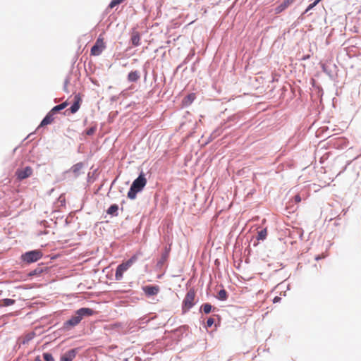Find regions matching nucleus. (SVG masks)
Masks as SVG:
<instances>
[{"mask_svg":"<svg viewBox=\"0 0 361 361\" xmlns=\"http://www.w3.org/2000/svg\"><path fill=\"white\" fill-rule=\"evenodd\" d=\"M196 99V94L191 92L185 96L181 102L182 107L187 108L192 104V103Z\"/></svg>","mask_w":361,"mask_h":361,"instance_id":"13","label":"nucleus"},{"mask_svg":"<svg viewBox=\"0 0 361 361\" xmlns=\"http://www.w3.org/2000/svg\"><path fill=\"white\" fill-rule=\"evenodd\" d=\"M191 70H192V72H194V71H195V63H193V64H192V68H191Z\"/></svg>","mask_w":361,"mask_h":361,"instance_id":"53","label":"nucleus"},{"mask_svg":"<svg viewBox=\"0 0 361 361\" xmlns=\"http://www.w3.org/2000/svg\"><path fill=\"white\" fill-rule=\"evenodd\" d=\"M317 5V4H316V1H314L312 3H311L310 4H309L307 6V7L306 8V9L303 11L304 13H307L310 11H311L312 9H313Z\"/></svg>","mask_w":361,"mask_h":361,"instance_id":"37","label":"nucleus"},{"mask_svg":"<svg viewBox=\"0 0 361 361\" xmlns=\"http://www.w3.org/2000/svg\"><path fill=\"white\" fill-rule=\"evenodd\" d=\"M79 350V348H72L66 351L61 355L59 361H73V360L75 358Z\"/></svg>","mask_w":361,"mask_h":361,"instance_id":"12","label":"nucleus"},{"mask_svg":"<svg viewBox=\"0 0 361 361\" xmlns=\"http://www.w3.org/2000/svg\"><path fill=\"white\" fill-rule=\"evenodd\" d=\"M267 235V228H263L261 231L257 232V240H264L266 239Z\"/></svg>","mask_w":361,"mask_h":361,"instance_id":"28","label":"nucleus"},{"mask_svg":"<svg viewBox=\"0 0 361 361\" xmlns=\"http://www.w3.org/2000/svg\"><path fill=\"white\" fill-rule=\"evenodd\" d=\"M35 336H36L35 332L30 331V332L27 333V334H25L24 336L20 337L18 339V343H19L20 345H26L30 341H32L35 338Z\"/></svg>","mask_w":361,"mask_h":361,"instance_id":"16","label":"nucleus"},{"mask_svg":"<svg viewBox=\"0 0 361 361\" xmlns=\"http://www.w3.org/2000/svg\"><path fill=\"white\" fill-rule=\"evenodd\" d=\"M54 218L59 219V215H56V216L54 215Z\"/></svg>","mask_w":361,"mask_h":361,"instance_id":"59","label":"nucleus"},{"mask_svg":"<svg viewBox=\"0 0 361 361\" xmlns=\"http://www.w3.org/2000/svg\"><path fill=\"white\" fill-rule=\"evenodd\" d=\"M83 166L84 164L82 162H78L72 166L68 171H66V173L72 172L74 174L75 177L77 178L79 176L80 173V171L83 168Z\"/></svg>","mask_w":361,"mask_h":361,"instance_id":"18","label":"nucleus"},{"mask_svg":"<svg viewBox=\"0 0 361 361\" xmlns=\"http://www.w3.org/2000/svg\"><path fill=\"white\" fill-rule=\"evenodd\" d=\"M97 130V125L91 126L90 128L86 129L84 132L87 135L91 136L93 135Z\"/></svg>","mask_w":361,"mask_h":361,"instance_id":"32","label":"nucleus"},{"mask_svg":"<svg viewBox=\"0 0 361 361\" xmlns=\"http://www.w3.org/2000/svg\"><path fill=\"white\" fill-rule=\"evenodd\" d=\"M295 0H284L282 3L278 5L274 8V13L279 14L285 11L289 6H290Z\"/></svg>","mask_w":361,"mask_h":361,"instance_id":"14","label":"nucleus"},{"mask_svg":"<svg viewBox=\"0 0 361 361\" xmlns=\"http://www.w3.org/2000/svg\"><path fill=\"white\" fill-rule=\"evenodd\" d=\"M86 123H87V118H85V119L84 120V125H86Z\"/></svg>","mask_w":361,"mask_h":361,"instance_id":"57","label":"nucleus"},{"mask_svg":"<svg viewBox=\"0 0 361 361\" xmlns=\"http://www.w3.org/2000/svg\"><path fill=\"white\" fill-rule=\"evenodd\" d=\"M116 99V97L115 96H114V97H111V101H115Z\"/></svg>","mask_w":361,"mask_h":361,"instance_id":"55","label":"nucleus"},{"mask_svg":"<svg viewBox=\"0 0 361 361\" xmlns=\"http://www.w3.org/2000/svg\"><path fill=\"white\" fill-rule=\"evenodd\" d=\"M294 201L296 202V203H298L301 201V197L300 195H296L294 196Z\"/></svg>","mask_w":361,"mask_h":361,"instance_id":"42","label":"nucleus"},{"mask_svg":"<svg viewBox=\"0 0 361 361\" xmlns=\"http://www.w3.org/2000/svg\"><path fill=\"white\" fill-rule=\"evenodd\" d=\"M318 93H319L321 96H322V94H323V90H322V88H321V87H319V88Z\"/></svg>","mask_w":361,"mask_h":361,"instance_id":"48","label":"nucleus"},{"mask_svg":"<svg viewBox=\"0 0 361 361\" xmlns=\"http://www.w3.org/2000/svg\"><path fill=\"white\" fill-rule=\"evenodd\" d=\"M97 169L94 170L92 173L89 172L87 173V182L89 183H93L96 179V174H97Z\"/></svg>","mask_w":361,"mask_h":361,"instance_id":"31","label":"nucleus"},{"mask_svg":"<svg viewBox=\"0 0 361 361\" xmlns=\"http://www.w3.org/2000/svg\"><path fill=\"white\" fill-rule=\"evenodd\" d=\"M130 42L133 47H138L140 44V35L139 32H133L130 38Z\"/></svg>","mask_w":361,"mask_h":361,"instance_id":"20","label":"nucleus"},{"mask_svg":"<svg viewBox=\"0 0 361 361\" xmlns=\"http://www.w3.org/2000/svg\"><path fill=\"white\" fill-rule=\"evenodd\" d=\"M94 314V310L89 307H81L77 310L71 318L64 322L58 329L61 334H65L73 330L85 318Z\"/></svg>","mask_w":361,"mask_h":361,"instance_id":"1","label":"nucleus"},{"mask_svg":"<svg viewBox=\"0 0 361 361\" xmlns=\"http://www.w3.org/2000/svg\"><path fill=\"white\" fill-rule=\"evenodd\" d=\"M228 297V294L227 291L224 288H222L218 292L216 298L220 301H225L227 300Z\"/></svg>","mask_w":361,"mask_h":361,"instance_id":"25","label":"nucleus"},{"mask_svg":"<svg viewBox=\"0 0 361 361\" xmlns=\"http://www.w3.org/2000/svg\"><path fill=\"white\" fill-rule=\"evenodd\" d=\"M130 267L131 266L126 261L119 264L116 269L115 279L116 281H121L123 279V273Z\"/></svg>","mask_w":361,"mask_h":361,"instance_id":"9","label":"nucleus"},{"mask_svg":"<svg viewBox=\"0 0 361 361\" xmlns=\"http://www.w3.org/2000/svg\"><path fill=\"white\" fill-rule=\"evenodd\" d=\"M56 213H57V212H56V211H54V212H53V213H52V214H56Z\"/></svg>","mask_w":361,"mask_h":361,"instance_id":"61","label":"nucleus"},{"mask_svg":"<svg viewBox=\"0 0 361 361\" xmlns=\"http://www.w3.org/2000/svg\"><path fill=\"white\" fill-rule=\"evenodd\" d=\"M135 361H142V359L140 357L136 356L134 359Z\"/></svg>","mask_w":361,"mask_h":361,"instance_id":"50","label":"nucleus"},{"mask_svg":"<svg viewBox=\"0 0 361 361\" xmlns=\"http://www.w3.org/2000/svg\"><path fill=\"white\" fill-rule=\"evenodd\" d=\"M125 0H111V2L109 3L108 7L109 8H114L116 6H118L120 4L123 3Z\"/></svg>","mask_w":361,"mask_h":361,"instance_id":"34","label":"nucleus"},{"mask_svg":"<svg viewBox=\"0 0 361 361\" xmlns=\"http://www.w3.org/2000/svg\"><path fill=\"white\" fill-rule=\"evenodd\" d=\"M30 361H42L40 358L39 355H37L34 357L33 360H31Z\"/></svg>","mask_w":361,"mask_h":361,"instance_id":"45","label":"nucleus"},{"mask_svg":"<svg viewBox=\"0 0 361 361\" xmlns=\"http://www.w3.org/2000/svg\"><path fill=\"white\" fill-rule=\"evenodd\" d=\"M80 102L81 99L79 94L75 95L73 103L71 105L70 108L66 110V111H70L71 114H75L80 107Z\"/></svg>","mask_w":361,"mask_h":361,"instance_id":"15","label":"nucleus"},{"mask_svg":"<svg viewBox=\"0 0 361 361\" xmlns=\"http://www.w3.org/2000/svg\"><path fill=\"white\" fill-rule=\"evenodd\" d=\"M68 103L67 101L60 104H58V105H56L54 106L51 110V113L53 114L54 115L58 114L59 112H60L61 110L64 109L67 106H68Z\"/></svg>","mask_w":361,"mask_h":361,"instance_id":"23","label":"nucleus"},{"mask_svg":"<svg viewBox=\"0 0 361 361\" xmlns=\"http://www.w3.org/2000/svg\"><path fill=\"white\" fill-rule=\"evenodd\" d=\"M117 180V178H116L112 182H111V187H110V190L111 189L112 186L114 185V183H116Z\"/></svg>","mask_w":361,"mask_h":361,"instance_id":"49","label":"nucleus"},{"mask_svg":"<svg viewBox=\"0 0 361 361\" xmlns=\"http://www.w3.org/2000/svg\"><path fill=\"white\" fill-rule=\"evenodd\" d=\"M195 53H189L188 56L185 57V59L183 60V61L179 64L177 66V70L180 69L181 67H183L185 64L188 63L190 60L194 56Z\"/></svg>","mask_w":361,"mask_h":361,"instance_id":"30","label":"nucleus"},{"mask_svg":"<svg viewBox=\"0 0 361 361\" xmlns=\"http://www.w3.org/2000/svg\"><path fill=\"white\" fill-rule=\"evenodd\" d=\"M54 115L53 114H51V111H49L46 114V116L43 118V119L41 121V122L39 125V128L44 127V126L51 124L54 119Z\"/></svg>","mask_w":361,"mask_h":361,"instance_id":"19","label":"nucleus"},{"mask_svg":"<svg viewBox=\"0 0 361 361\" xmlns=\"http://www.w3.org/2000/svg\"><path fill=\"white\" fill-rule=\"evenodd\" d=\"M147 183L145 174L142 171L138 176L133 181L129 190L127 193V197L130 200H135L137 193L142 192Z\"/></svg>","mask_w":361,"mask_h":361,"instance_id":"2","label":"nucleus"},{"mask_svg":"<svg viewBox=\"0 0 361 361\" xmlns=\"http://www.w3.org/2000/svg\"><path fill=\"white\" fill-rule=\"evenodd\" d=\"M54 218L59 219V215H56V216L54 215Z\"/></svg>","mask_w":361,"mask_h":361,"instance_id":"58","label":"nucleus"},{"mask_svg":"<svg viewBox=\"0 0 361 361\" xmlns=\"http://www.w3.org/2000/svg\"><path fill=\"white\" fill-rule=\"evenodd\" d=\"M80 71L78 66H75V62L72 64L69 73L65 78L66 83H71V85H76L77 82L80 80Z\"/></svg>","mask_w":361,"mask_h":361,"instance_id":"5","label":"nucleus"},{"mask_svg":"<svg viewBox=\"0 0 361 361\" xmlns=\"http://www.w3.org/2000/svg\"><path fill=\"white\" fill-rule=\"evenodd\" d=\"M320 259H322V257L319 255H317L315 257V260H317V261L319 260Z\"/></svg>","mask_w":361,"mask_h":361,"instance_id":"51","label":"nucleus"},{"mask_svg":"<svg viewBox=\"0 0 361 361\" xmlns=\"http://www.w3.org/2000/svg\"><path fill=\"white\" fill-rule=\"evenodd\" d=\"M323 72H324L326 75H328L331 78H333L332 72L325 65H322V66Z\"/></svg>","mask_w":361,"mask_h":361,"instance_id":"35","label":"nucleus"},{"mask_svg":"<svg viewBox=\"0 0 361 361\" xmlns=\"http://www.w3.org/2000/svg\"><path fill=\"white\" fill-rule=\"evenodd\" d=\"M102 187V185L99 187L98 190H101Z\"/></svg>","mask_w":361,"mask_h":361,"instance_id":"60","label":"nucleus"},{"mask_svg":"<svg viewBox=\"0 0 361 361\" xmlns=\"http://www.w3.org/2000/svg\"><path fill=\"white\" fill-rule=\"evenodd\" d=\"M118 205L116 204H112L106 210V213L111 216H117L118 215Z\"/></svg>","mask_w":361,"mask_h":361,"instance_id":"22","label":"nucleus"},{"mask_svg":"<svg viewBox=\"0 0 361 361\" xmlns=\"http://www.w3.org/2000/svg\"><path fill=\"white\" fill-rule=\"evenodd\" d=\"M195 291L190 288L186 293L182 302V312L183 314L189 311L195 305Z\"/></svg>","mask_w":361,"mask_h":361,"instance_id":"4","label":"nucleus"},{"mask_svg":"<svg viewBox=\"0 0 361 361\" xmlns=\"http://www.w3.org/2000/svg\"><path fill=\"white\" fill-rule=\"evenodd\" d=\"M300 23L299 22V20H295V21L292 24L291 27H292L293 28H294V27H297L298 25H300Z\"/></svg>","mask_w":361,"mask_h":361,"instance_id":"46","label":"nucleus"},{"mask_svg":"<svg viewBox=\"0 0 361 361\" xmlns=\"http://www.w3.org/2000/svg\"><path fill=\"white\" fill-rule=\"evenodd\" d=\"M213 324H214V319L212 317H209L207 319L204 327L206 329L210 328L212 326Z\"/></svg>","mask_w":361,"mask_h":361,"instance_id":"36","label":"nucleus"},{"mask_svg":"<svg viewBox=\"0 0 361 361\" xmlns=\"http://www.w3.org/2000/svg\"><path fill=\"white\" fill-rule=\"evenodd\" d=\"M142 290L146 296L152 297L157 295L160 289L157 285H146L142 287Z\"/></svg>","mask_w":361,"mask_h":361,"instance_id":"11","label":"nucleus"},{"mask_svg":"<svg viewBox=\"0 0 361 361\" xmlns=\"http://www.w3.org/2000/svg\"><path fill=\"white\" fill-rule=\"evenodd\" d=\"M143 72H144V80L146 81L147 76V71L146 68V63L143 66Z\"/></svg>","mask_w":361,"mask_h":361,"instance_id":"41","label":"nucleus"},{"mask_svg":"<svg viewBox=\"0 0 361 361\" xmlns=\"http://www.w3.org/2000/svg\"><path fill=\"white\" fill-rule=\"evenodd\" d=\"M156 91L154 90V88H152L150 91H149L147 92V94L146 96L147 98H150L152 97V95L154 94V93Z\"/></svg>","mask_w":361,"mask_h":361,"instance_id":"39","label":"nucleus"},{"mask_svg":"<svg viewBox=\"0 0 361 361\" xmlns=\"http://www.w3.org/2000/svg\"><path fill=\"white\" fill-rule=\"evenodd\" d=\"M153 88H154V90L156 91V90H157V89H158V88H159V85H154V87Z\"/></svg>","mask_w":361,"mask_h":361,"instance_id":"54","label":"nucleus"},{"mask_svg":"<svg viewBox=\"0 0 361 361\" xmlns=\"http://www.w3.org/2000/svg\"><path fill=\"white\" fill-rule=\"evenodd\" d=\"M316 1V4H319L320 1H322V0H314Z\"/></svg>","mask_w":361,"mask_h":361,"instance_id":"56","label":"nucleus"},{"mask_svg":"<svg viewBox=\"0 0 361 361\" xmlns=\"http://www.w3.org/2000/svg\"><path fill=\"white\" fill-rule=\"evenodd\" d=\"M142 253L140 251L136 252L133 255H132L126 262L132 266L139 258V257L142 256Z\"/></svg>","mask_w":361,"mask_h":361,"instance_id":"27","label":"nucleus"},{"mask_svg":"<svg viewBox=\"0 0 361 361\" xmlns=\"http://www.w3.org/2000/svg\"><path fill=\"white\" fill-rule=\"evenodd\" d=\"M69 83H66V80H64V82H63V91L66 92V93H69V91L68 90V85Z\"/></svg>","mask_w":361,"mask_h":361,"instance_id":"43","label":"nucleus"},{"mask_svg":"<svg viewBox=\"0 0 361 361\" xmlns=\"http://www.w3.org/2000/svg\"><path fill=\"white\" fill-rule=\"evenodd\" d=\"M302 235H303V231H300V235H299V237H300V239H302Z\"/></svg>","mask_w":361,"mask_h":361,"instance_id":"52","label":"nucleus"},{"mask_svg":"<svg viewBox=\"0 0 361 361\" xmlns=\"http://www.w3.org/2000/svg\"><path fill=\"white\" fill-rule=\"evenodd\" d=\"M188 330V326L186 325H183L177 329H173L172 332L179 338L180 336H183V334H185Z\"/></svg>","mask_w":361,"mask_h":361,"instance_id":"24","label":"nucleus"},{"mask_svg":"<svg viewBox=\"0 0 361 361\" xmlns=\"http://www.w3.org/2000/svg\"><path fill=\"white\" fill-rule=\"evenodd\" d=\"M281 300V298L279 297V296H275L273 299V302L274 303H277V302H279Z\"/></svg>","mask_w":361,"mask_h":361,"instance_id":"44","label":"nucleus"},{"mask_svg":"<svg viewBox=\"0 0 361 361\" xmlns=\"http://www.w3.org/2000/svg\"><path fill=\"white\" fill-rule=\"evenodd\" d=\"M140 72L137 70L131 71L127 75V80L129 82H136L140 78Z\"/></svg>","mask_w":361,"mask_h":361,"instance_id":"17","label":"nucleus"},{"mask_svg":"<svg viewBox=\"0 0 361 361\" xmlns=\"http://www.w3.org/2000/svg\"><path fill=\"white\" fill-rule=\"evenodd\" d=\"M16 303V300L11 298H4L0 300V307H8Z\"/></svg>","mask_w":361,"mask_h":361,"instance_id":"26","label":"nucleus"},{"mask_svg":"<svg viewBox=\"0 0 361 361\" xmlns=\"http://www.w3.org/2000/svg\"><path fill=\"white\" fill-rule=\"evenodd\" d=\"M44 361H54L53 355L49 352H44L42 353Z\"/></svg>","mask_w":361,"mask_h":361,"instance_id":"33","label":"nucleus"},{"mask_svg":"<svg viewBox=\"0 0 361 361\" xmlns=\"http://www.w3.org/2000/svg\"><path fill=\"white\" fill-rule=\"evenodd\" d=\"M32 173V169L29 166H25L24 169H18L16 171V176L19 180H23L30 177Z\"/></svg>","mask_w":361,"mask_h":361,"instance_id":"10","label":"nucleus"},{"mask_svg":"<svg viewBox=\"0 0 361 361\" xmlns=\"http://www.w3.org/2000/svg\"><path fill=\"white\" fill-rule=\"evenodd\" d=\"M171 250V245L169 244V245L165 246L164 251L162 252L161 258L158 260L156 264V267L158 269H161L164 263L167 261L169 254Z\"/></svg>","mask_w":361,"mask_h":361,"instance_id":"8","label":"nucleus"},{"mask_svg":"<svg viewBox=\"0 0 361 361\" xmlns=\"http://www.w3.org/2000/svg\"><path fill=\"white\" fill-rule=\"evenodd\" d=\"M49 271V268L48 267L45 266V264L44 263H40V264H38L37 267L35 269L29 271L26 274V276H27V277L32 279L33 277L41 276L42 274H44V273L47 274Z\"/></svg>","mask_w":361,"mask_h":361,"instance_id":"6","label":"nucleus"},{"mask_svg":"<svg viewBox=\"0 0 361 361\" xmlns=\"http://www.w3.org/2000/svg\"><path fill=\"white\" fill-rule=\"evenodd\" d=\"M212 310H216V308L214 307L210 303L206 302V303H203L200 306V312H203L204 314H208L212 312Z\"/></svg>","mask_w":361,"mask_h":361,"instance_id":"21","label":"nucleus"},{"mask_svg":"<svg viewBox=\"0 0 361 361\" xmlns=\"http://www.w3.org/2000/svg\"><path fill=\"white\" fill-rule=\"evenodd\" d=\"M241 118V114L237 113L228 117L227 122L237 123Z\"/></svg>","mask_w":361,"mask_h":361,"instance_id":"29","label":"nucleus"},{"mask_svg":"<svg viewBox=\"0 0 361 361\" xmlns=\"http://www.w3.org/2000/svg\"><path fill=\"white\" fill-rule=\"evenodd\" d=\"M105 43L104 42L103 38L99 36L94 45L91 47L90 54L92 56H99L102 54V51L105 49Z\"/></svg>","mask_w":361,"mask_h":361,"instance_id":"7","label":"nucleus"},{"mask_svg":"<svg viewBox=\"0 0 361 361\" xmlns=\"http://www.w3.org/2000/svg\"><path fill=\"white\" fill-rule=\"evenodd\" d=\"M123 361H128V358H125V359H123Z\"/></svg>","mask_w":361,"mask_h":361,"instance_id":"62","label":"nucleus"},{"mask_svg":"<svg viewBox=\"0 0 361 361\" xmlns=\"http://www.w3.org/2000/svg\"><path fill=\"white\" fill-rule=\"evenodd\" d=\"M42 257V251L39 249H35L22 253L20 259L23 264H30L38 262Z\"/></svg>","mask_w":361,"mask_h":361,"instance_id":"3","label":"nucleus"},{"mask_svg":"<svg viewBox=\"0 0 361 361\" xmlns=\"http://www.w3.org/2000/svg\"><path fill=\"white\" fill-rule=\"evenodd\" d=\"M221 133V129H216L215 130H214L212 132V133L210 135V137L209 138H212V137H216L217 136H219Z\"/></svg>","mask_w":361,"mask_h":361,"instance_id":"38","label":"nucleus"},{"mask_svg":"<svg viewBox=\"0 0 361 361\" xmlns=\"http://www.w3.org/2000/svg\"><path fill=\"white\" fill-rule=\"evenodd\" d=\"M310 56L308 55V54L307 55H305V56H302V60H303V61L307 60V59H310Z\"/></svg>","mask_w":361,"mask_h":361,"instance_id":"47","label":"nucleus"},{"mask_svg":"<svg viewBox=\"0 0 361 361\" xmlns=\"http://www.w3.org/2000/svg\"><path fill=\"white\" fill-rule=\"evenodd\" d=\"M305 14L306 13H304V12H302L301 15L297 18V20H299L300 23H302L305 20Z\"/></svg>","mask_w":361,"mask_h":361,"instance_id":"40","label":"nucleus"}]
</instances>
